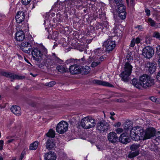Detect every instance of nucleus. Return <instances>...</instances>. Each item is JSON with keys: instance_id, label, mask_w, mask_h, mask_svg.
<instances>
[{"instance_id": "11", "label": "nucleus", "mask_w": 160, "mask_h": 160, "mask_svg": "<svg viewBox=\"0 0 160 160\" xmlns=\"http://www.w3.org/2000/svg\"><path fill=\"white\" fill-rule=\"evenodd\" d=\"M103 45L106 48V50L108 52L112 51L115 47L116 44L114 41L108 39L104 42Z\"/></svg>"}, {"instance_id": "47", "label": "nucleus", "mask_w": 160, "mask_h": 160, "mask_svg": "<svg viewBox=\"0 0 160 160\" xmlns=\"http://www.w3.org/2000/svg\"><path fill=\"white\" fill-rule=\"evenodd\" d=\"M77 2L78 6H81L82 5L83 2L82 0H77Z\"/></svg>"}, {"instance_id": "19", "label": "nucleus", "mask_w": 160, "mask_h": 160, "mask_svg": "<svg viewBox=\"0 0 160 160\" xmlns=\"http://www.w3.org/2000/svg\"><path fill=\"white\" fill-rule=\"evenodd\" d=\"M93 83L96 84L98 85H102L110 87H113V85L109 82L105 81H102L101 80H94L93 81Z\"/></svg>"}, {"instance_id": "40", "label": "nucleus", "mask_w": 160, "mask_h": 160, "mask_svg": "<svg viewBox=\"0 0 160 160\" xmlns=\"http://www.w3.org/2000/svg\"><path fill=\"white\" fill-rule=\"evenodd\" d=\"M31 0H22V3L25 5L29 4Z\"/></svg>"}, {"instance_id": "36", "label": "nucleus", "mask_w": 160, "mask_h": 160, "mask_svg": "<svg viewBox=\"0 0 160 160\" xmlns=\"http://www.w3.org/2000/svg\"><path fill=\"white\" fill-rule=\"evenodd\" d=\"M148 22L152 27H155V22L152 20L151 18L148 19Z\"/></svg>"}, {"instance_id": "18", "label": "nucleus", "mask_w": 160, "mask_h": 160, "mask_svg": "<svg viewBox=\"0 0 160 160\" xmlns=\"http://www.w3.org/2000/svg\"><path fill=\"white\" fill-rule=\"evenodd\" d=\"M118 140L120 142L124 144H127L129 142V138L127 136V133H123L121 135Z\"/></svg>"}, {"instance_id": "33", "label": "nucleus", "mask_w": 160, "mask_h": 160, "mask_svg": "<svg viewBox=\"0 0 160 160\" xmlns=\"http://www.w3.org/2000/svg\"><path fill=\"white\" fill-rule=\"evenodd\" d=\"M76 60V62L78 64H84L87 63V61L84 57L82 58L81 59H77Z\"/></svg>"}, {"instance_id": "2", "label": "nucleus", "mask_w": 160, "mask_h": 160, "mask_svg": "<svg viewBox=\"0 0 160 160\" xmlns=\"http://www.w3.org/2000/svg\"><path fill=\"white\" fill-rule=\"evenodd\" d=\"M47 53V49L43 46L39 48H34L32 52L33 59L38 62H41L43 56H46Z\"/></svg>"}, {"instance_id": "16", "label": "nucleus", "mask_w": 160, "mask_h": 160, "mask_svg": "<svg viewBox=\"0 0 160 160\" xmlns=\"http://www.w3.org/2000/svg\"><path fill=\"white\" fill-rule=\"evenodd\" d=\"M56 156L53 152L49 151L46 153L44 156L45 160H56Z\"/></svg>"}, {"instance_id": "43", "label": "nucleus", "mask_w": 160, "mask_h": 160, "mask_svg": "<svg viewBox=\"0 0 160 160\" xmlns=\"http://www.w3.org/2000/svg\"><path fill=\"white\" fill-rule=\"evenodd\" d=\"M25 154L26 151L25 150H24L22 152L19 160H22L24 156L25 155Z\"/></svg>"}, {"instance_id": "45", "label": "nucleus", "mask_w": 160, "mask_h": 160, "mask_svg": "<svg viewBox=\"0 0 160 160\" xmlns=\"http://www.w3.org/2000/svg\"><path fill=\"white\" fill-rule=\"evenodd\" d=\"M123 131V130L122 128H118L116 130V132L117 133L120 134Z\"/></svg>"}, {"instance_id": "60", "label": "nucleus", "mask_w": 160, "mask_h": 160, "mask_svg": "<svg viewBox=\"0 0 160 160\" xmlns=\"http://www.w3.org/2000/svg\"><path fill=\"white\" fill-rule=\"evenodd\" d=\"M30 74L32 75L34 77H35L37 76V74H33L31 72L30 73Z\"/></svg>"}, {"instance_id": "30", "label": "nucleus", "mask_w": 160, "mask_h": 160, "mask_svg": "<svg viewBox=\"0 0 160 160\" xmlns=\"http://www.w3.org/2000/svg\"><path fill=\"white\" fill-rule=\"evenodd\" d=\"M139 153V151H136L134 152H130L128 155V157L130 158H132L138 155Z\"/></svg>"}, {"instance_id": "4", "label": "nucleus", "mask_w": 160, "mask_h": 160, "mask_svg": "<svg viewBox=\"0 0 160 160\" xmlns=\"http://www.w3.org/2000/svg\"><path fill=\"white\" fill-rule=\"evenodd\" d=\"M130 136L133 140H140L142 139L143 137L144 130L140 127H134L130 131Z\"/></svg>"}, {"instance_id": "12", "label": "nucleus", "mask_w": 160, "mask_h": 160, "mask_svg": "<svg viewBox=\"0 0 160 160\" xmlns=\"http://www.w3.org/2000/svg\"><path fill=\"white\" fill-rule=\"evenodd\" d=\"M20 48L24 52L29 53L30 52V50L32 49L31 45L29 42H23L21 44Z\"/></svg>"}, {"instance_id": "48", "label": "nucleus", "mask_w": 160, "mask_h": 160, "mask_svg": "<svg viewBox=\"0 0 160 160\" xmlns=\"http://www.w3.org/2000/svg\"><path fill=\"white\" fill-rule=\"evenodd\" d=\"M156 78L157 80L160 82V70L158 72L157 74Z\"/></svg>"}, {"instance_id": "38", "label": "nucleus", "mask_w": 160, "mask_h": 160, "mask_svg": "<svg viewBox=\"0 0 160 160\" xmlns=\"http://www.w3.org/2000/svg\"><path fill=\"white\" fill-rule=\"evenodd\" d=\"M56 84L55 82H49L46 83L45 85L46 86H49L50 87H52L53 86Z\"/></svg>"}, {"instance_id": "53", "label": "nucleus", "mask_w": 160, "mask_h": 160, "mask_svg": "<svg viewBox=\"0 0 160 160\" xmlns=\"http://www.w3.org/2000/svg\"><path fill=\"white\" fill-rule=\"evenodd\" d=\"M121 125V123L120 122H118L116 123L114 126L116 127H119Z\"/></svg>"}, {"instance_id": "35", "label": "nucleus", "mask_w": 160, "mask_h": 160, "mask_svg": "<svg viewBox=\"0 0 160 160\" xmlns=\"http://www.w3.org/2000/svg\"><path fill=\"white\" fill-rule=\"evenodd\" d=\"M95 53L98 56L100 55L102 52V50L100 48H98L94 50Z\"/></svg>"}, {"instance_id": "27", "label": "nucleus", "mask_w": 160, "mask_h": 160, "mask_svg": "<svg viewBox=\"0 0 160 160\" xmlns=\"http://www.w3.org/2000/svg\"><path fill=\"white\" fill-rule=\"evenodd\" d=\"M12 77L11 79H12L11 80V82H13V80L14 79L22 80L25 78V77L24 76H22L19 75L17 74H15L13 73H12Z\"/></svg>"}, {"instance_id": "9", "label": "nucleus", "mask_w": 160, "mask_h": 160, "mask_svg": "<svg viewBox=\"0 0 160 160\" xmlns=\"http://www.w3.org/2000/svg\"><path fill=\"white\" fill-rule=\"evenodd\" d=\"M118 16L122 19H124L126 18V8L125 6L122 4L118 5Z\"/></svg>"}, {"instance_id": "59", "label": "nucleus", "mask_w": 160, "mask_h": 160, "mask_svg": "<svg viewBox=\"0 0 160 160\" xmlns=\"http://www.w3.org/2000/svg\"><path fill=\"white\" fill-rule=\"evenodd\" d=\"M151 39V38L150 37H146V42H148V40L149 41H150V39Z\"/></svg>"}, {"instance_id": "28", "label": "nucleus", "mask_w": 160, "mask_h": 160, "mask_svg": "<svg viewBox=\"0 0 160 160\" xmlns=\"http://www.w3.org/2000/svg\"><path fill=\"white\" fill-rule=\"evenodd\" d=\"M51 58L56 63H62L63 62V61L62 60L56 56L55 53H52Z\"/></svg>"}, {"instance_id": "58", "label": "nucleus", "mask_w": 160, "mask_h": 160, "mask_svg": "<svg viewBox=\"0 0 160 160\" xmlns=\"http://www.w3.org/2000/svg\"><path fill=\"white\" fill-rule=\"evenodd\" d=\"M3 140H1L0 141V145L2 146H3Z\"/></svg>"}, {"instance_id": "61", "label": "nucleus", "mask_w": 160, "mask_h": 160, "mask_svg": "<svg viewBox=\"0 0 160 160\" xmlns=\"http://www.w3.org/2000/svg\"><path fill=\"white\" fill-rule=\"evenodd\" d=\"M110 115L112 116H113L114 115H115V113H114L113 112H111L110 113Z\"/></svg>"}, {"instance_id": "42", "label": "nucleus", "mask_w": 160, "mask_h": 160, "mask_svg": "<svg viewBox=\"0 0 160 160\" xmlns=\"http://www.w3.org/2000/svg\"><path fill=\"white\" fill-rule=\"evenodd\" d=\"M95 61L98 60V61H99L100 62L101 61H102L103 59V58L102 57H95Z\"/></svg>"}, {"instance_id": "32", "label": "nucleus", "mask_w": 160, "mask_h": 160, "mask_svg": "<svg viewBox=\"0 0 160 160\" xmlns=\"http://www.w3.org/2000/svg\"><path fill=\"white\" fill-rule=\"evenodd\" d=\"M46 135L48 137L53 138L55 136V132L52 129H50Z\"/></svg>"}, {"instance_id": "6", "label": "nucleus", "mask_w": 160, "mask_h": 160, "mask_svg": "<svg viewBox=\"0 0 160 160\" xmlns=\"http://www.w3.org/2000/svg\"><path fill=\"white\" fill-rule=\"evenodd\" d=\"M96 128L101 133L107 132L111 128V126L106 121H102L97 123Z\"/></svg>"}, {"instance_id": "7", "label": "nucleus", "mask_w": 160, "mask_h": 160, "mask_svg": "<svg viewBox=\"0 0 160 160\" xmlns=\"http://www.w3.org/2000/svg\"><path fill=\"white\" fill-rule=\"evenodd\" d=\"M68 129V123L66 121H62L57 124L56 129L57 132L62 134L66 132Z\"/></svg>"}, {"instance_id": "57", "label": "nucleus", "mask_w": 160, "mask_h": 160, "mask_svg": "<svg viewBox=\"0 0 160 160\" xmlns=\"http://www.w3.org/2000/svg\"><path fill=\"white\" fill-rule=\"evenodd\" d=\"M17 55V56L18 57V58L19 59H22V57L21 56V55H20L19 54H16Z\"/></svg>"}, {"instance_id": "21", "label": "nucleus", "mask_w": 160, "mask_h": 160, "mask_svg": "<svg viewBox=\"0 0 160 160\" xmlns=\"http://www.w3.org/2000/svg\"><path fill=\"white\" fill-rule=\"evenodd\" d=\"M146 67L148 69V71L150 74H152L155 71L156 67L153 63L147 62Z\"/></svg>"}, {"instance_id": "62", "label": "nucleus", "mask_w": 160, "mask_h": 160, "mask_svg": "<svg viewBox=\"0 0 160 160\" xmlns=\"http://www.w3.org/2000/svg\"><path fill=\"white\" fill-rule=\"evenodd\" d=\"M158 64L159 65V66L160 67V56L159 57V59L158 60Z\"/></svg>"}, {"instance_id": "10", "label": "nucleus", "mask_w": 160, "mask_h": 160, "mask_svg": "<svg viewBox=\"0 0 160 160\" xmlns=\"http://www.w3.org/2000/svg\"><path fill=\"white\" fill-rule=\"evenodd\" d=\"M155 130L153 128H149L146 130L143 139H147L153 137L155 135Z\"/></svg>"}, {"instance_id": "13", "label": "nucleus", "mask_w": 160, "mask_h": 160, "mask_svg": "<svg viewBox=\"0 0 160 160\" xmlns=\"http://www.w3.org/2000/svg\"><path fill=\"white\" fill-rule=\"evenodd\" d=\"M107 137L109 142L113 143L117 142L118 140L117 134L113 132L109 133Z\"/></svg>"}, {"instance_id": "5", "label": "nucleus", "mask_w": 160, "mask_h": 160, "mask_svg": "<svg viewBox=\"0 0 160 160\" xmlns=\"http://www.w3.org/2000/svg\"><path fill=\"white\" fill-rule=\"evenodd\" d=\"M132 67L128 61L125 63L124 67V71L121 74L122 79L124 82H128L129 79Z\"/></svg>"}, {"instance_id": "3", "label": "nucleus", "mask_w": 160, "mask_h": 160, "mask_svg": "<svg viewBox=\"0 0 160 160\" xmlns=\"http://www.w3.org/2000/svg\"><path fill=\"white\" fill-rule=\"evenodd\" d=\"M95 120L92 116H88L82 118L80 122V125L83 128L88 129L95 126Z\"/></svg>"}, {"instance_id": "26", "label": "nucleus", "mask_w": 160, "mask_h": 160, "mask_svg": "<svg viewBox=\"0 0 160 160\" xmlns=\"http://www.w3.org/2000/svg\"><path fill=\"white\" fill-rule=\"evenodd\" d=\"M57 70L61 73H64L68 72V69L66 67L62 65H58L57 67Z\"/></svg>"}, {"instance_id": "24", "label": "nucleus", "mask_w": 160, "mask_h": 160, "mask_svg": "<svg viewBox=\"0 0 160 160\" xmlns=\"http://www.w3.org/2000/svg\"><path fill=\"white\" fill-rule=\"evenodd\" d=\"M90 71V68L89 66H85L84 67H80V73L82 75L87 74Z\"/></svg>"}, {"instance_id": "56", "label": "nucleus", "mask_w": 160, "mask_h": 160, "mask_svg": "<svg viewBox=\"0 0 160 160\" xmlns=\"http://www.w3.org/2000/svg\"><path fill=\"white\" fill-rule=\"evenodd\" d=\"M24 60L27 63H28L29 64H30L31 65V64L30 63V62L28 61V60L26 59V58L25 57H24Z\"/></svg>"}, {"instance_id": "14", "label": "nucleus", "mask_w": 160, "mask_h": 160, "mask_svg": "<svg viewBox=\"0 0 160 160\" xmlns=\"http://www.w3.org/2000/svg\"><path fill=\"white\" fill-rule=\"evenodd\" d=\"M25 14L22 11L18 12L16 16V20L17 23H20L24 21L25 19Z\"/></svg>"}, {"instance_id": "52", "label": "nucleus", "mask_w": 160, "mask_h": 160, "mask_svg": "<svg viewBox=\"0 0 160 160\" xmlns=\"http://www.w3.org/2000/svg\"><path fill=\"white\" fill-rule=\"evenodd\" d=\"M114 1L115 3L117 4H120L122 3V0H114Z\"/></svg>"}, {"instance_id": "50", "label": "nucleus", "mask_w": 160, "mask_h": 160, "mask_svg": "<svg viewBox=\"0 0 160 160\" xmlns=\"http://www.w3.org/2000/svg\"><path fill=\"white\" fill-rule=\"evenodd\" d=\"M135 40L137 44H138L140 42V39L138 37L136 39H135Z\"/></svg>"}, {"instance_id": "51", "label": "nucleus", "mask_w": 160, "mask_h": 160, "mask_svg": "<svg viewBox=\"0 0 160 160\" xmlns=\"http://www.w3.org/2000/svg\"><path fill=\"white\" fill-rule=\"evenodd\" d=\"M145 12L146 13L147 15V16H149L150 15V11L147 8L145 9Z\"/></svg>"}, {"instance_id": "20", "label": "nucleus", "mask_w": 160, "mask_h": 160, "mask_svg": "<svg viewBox=\"0 0 160 160\" xmlns=\"http://www.w3.org/2000/svg\"><path fill=\"white\" fill-rule=\"evenodd\" d=\"M16 38L17 41H22L25 38L24 33L22 31H18L16 34Z\"/></svg>"}, {"instance_id": "44", "label": "nucleus", "mask_w": 160, "mask_h": 160, "mask_svg": "<svg viewBox=\"0 0 160 160\" xmlns=\"http://www.w3.org/2000/svg\"><path fill=\"white\" fill-rule=\"evenodd\" d=\"M150 99L153 102H155L157 103L158 102V101L157 99L154 97H150Z\"/></svg>"}, {"instance_id": "55", "label": "nucleus", "mask_w": 160, "mask_h": 160, "mask_svg": "<svg viewBox=\"0 0 160 160\" xmlns=\"http://www.w3.org/2000/svg\"><path fill=\"white\" fill-rule=\"evenodd\" d=\"M14 140V139H11L10 140H9L7 141L8 143H10L12 142Z\"/></svg>"}, {"instance_id": "25", "label": "nucleus", "mask_w": 160, "mask_h": 160, "mask_svg": "<svg viewBox=\"0 0 160 160\" xmlns=\"http://www.w3.org/2000/svg\"><path fill=\"white\" fill-rule=\"evenodd\" d=\"M95 58L94 56H93L92 57H90L89 58L88 60L90 62H92L93 61L91 64V66L93 68L96 67L100 63V62L99 61H98V60L95 61Z\"/></svg>"}, {"instance_id": "1", "label": "nucleus", "mask_w": 160, "mask_h": 160, "mask_svg": "<svg viewBox=\"0 0 160 160\" xmlns=\"http://www.w3.org/2000/svg\"><path fill=\"white\" fill-rule=\"evenodd\" d=\"M132 81V84L138 88H141V87L147 88L152 86L154 84V80L146 74L141 76L138 81L137 79H133Z\"/></svg>"}, {"instance_id": "29", "label": "nucleus", "mask_w": 160, "mask_h": 160, "mask_svg": "<svg viewBox=\"0 0 160 160\" xmlns=\"http://www.w3.org/2000/svg\"><path fill=\"white\" fill-rule=\"evenodd\" d=\"M38 142L37 141L34 142L31 144L29 147V149L30 150H36L38 146Z\"/></svg>"}, {"instance_id": "15", "label": "nucleus", "mask_w": 160, "mask_h": 160, "mask_svg": "<svg viewBox=\"0 0 160 160\" xmlns=\"http://www.w3.org/2000/svg\"><path fill=\"white\" fill-rule=\"evenodd\" d=\"M56 142L53 139H48L46 142V147L47 149L50 150L56 147Z\"/></svg>"}, {"instance_id": "49", "label": "nucleus", "mask_w": 160, "mask_h": 160, "mask_svg": "<svg viewBox=\"0 0 160 160\" xmlns=\"http://www.w3.org/2000/svg\"><path fill=\"white\" fill-rule=\"evenodd\" d=\"M156 139H160V131H158L156 133Z\"/></svg>"}, {"instance_id": "37", "label": "nucleus", "mask_w": 160, "mask_h": 160, "mask_svg": "<svg viewBox=\"0 0 160 160\" xmlns=\"http://www.w3.org/2000/svg\"><path fill=\"white\" fill-rule=\"evenodd\" d=\"M152 37L160 40V35L159 32H155L152 34Z\"/></svg>"}, {"instance_id": "34", "label": "nucleus", "mask_w": 160, "mask_h": 160, "mask_svg": "<svg viewBox=\"0 0 160 160\" xmlns=\"http://www.w3.org/2000/svg\"><path fill=\"white\" fill-rule=\"evenodd\" d=\"M12 73H11L8 72H3L2 73L3 76L10 78H12Z\"/></svg>"}, {"instance_id": "39", "label": "nucleus", "mask_w": 160, "mask_h": 160, "mask_svg": "<svg viewBox=\"0 0 160 160\" xmlns=\"http://www.w3.org/2000/svg\"><path fill=\"white\" fill-rule=\"evenodd\" d=\"M113 32L116 34V35L117 36H120V34H118V32H121V31L119 29H118V28L116 27H115V28H113Z\"/></svg>"}, {"instance_id": "63", "label": "nucleus", "mask_w": 160, "mask_h": 160, "mask_svg": "<svg viewBox=\"0 0 160 160\" xmlns=\"http://www.w3.org/2000/svg\"><path fill=\"white\" fill-rule=\"evenodd\" d=\"M97 147L99 150H101L102 149V148H101L98 146H97Z\"/></svg>"}, {"instance_id": "41", "label": "nucleus", "mask_w": 160, "mask_h": 160, "mask_svg": "<svg viewBox=\"0 0 160 160\" xmlns=\"http://www.w3.org/2000/svg\"><path fill=\"white\" fill-rule=\"evenodd\" d=\"M156 52L158 56H160V45L158 46L156 48Z\"/></svg>"}, {"instance_id": "22", "label": "nucleus", "mask_w": 160, "mask_h": 160, "mask_svg": "<svg viewBox=\"0 0 160 160\" xmlns=\"http://www.w3.org/2000/svg\"><path fill=\"white\" fill-rule=\"evenodd\" d=\"M11 110L14 114L18 116L21 115V108L17 106H13L11 107Z\"/></svg>"}, {"instance_id": "54", "label": "nucleus", "mask_w": 160, "mask_h": 160, "mask_svg": "<svg viewBox=\"0 0 160 160\" xmlns=\"http://www.w3.org/2000/svg\"><path fill=\"white\" fill-rule=\"evenodd\" d=\"M136 28H138V30H142V29L143 28L142 27V26H140V25L138 26L137 27H136Z\"/></svg>"}, {"instance_id": "31", "label": "nucleus", "mask_w": 160, "mask_h": 160, "mask_svg": "<svg viewBox=\"0 0 160 160\" xmlns=\"http://www.w3.org/2000/svg\"><path fill=\"white\" fill-rule=\"evenodd\" d=\"M140 147L139 144H133L130 147V149L132 151H138V148Z\"/></svg>"}, {"instance_id": "23", "label": "nucleus", "mask_w": 160, "mask_h": 160, "mask_svg": "<svg viewBox=\"0 0 160 160\" xmlns=\"http://www.w3.org/2000/svg\"><path fill=\"white\" fill-rule=\"evenodd\" d=\"M123 125L124 129L128 131L131 128L132 129L133 126V122L131 120H127Z\"/></svg>"}, {"instance_id": "64", "label": "nucleus", "mask_w": 160, "mask_h": 160, "mask_svg": "<svg viewBox=\"0 0 160 160\" xmlns=\"http://www.w3.org/2000/svg\"><path fill=\"white\" fill-rule=\"evenodd\" d=\"M110 118L111 119H112V120H115L114 118L112 116H111L110 117Z\"/></svg>"}, {"instance_id": "17", "label": "nucleus", "mask_w": 160, "mask_h": 160, "mask_svg": "<svg viewBox=\"0 0 160 160\" xmlns=\"http://www.w3.org/2000/svg\"><path fill=\"white\" fill-rule=\"evenodd\" d=\"M69 70L70 72L72 74H75L80 73V67L76 66V65L70 66Z\"/></svg>"}, {"instance_id": "46", "label": "nucleus", "mask_w": 160, "mask_h": 160, "mask_svg": "<svg viewBox=\"0 0 160 160\" xmlns=\"http://www.w3.org/2000/svg\"><path fill=\"white\" fill-rule=\"evenodd\" d=\"M136 42H135V38L133 39L131 41L130 46L131 47H133L135 44Z\"/></svg>"}, {"instance_id": "8", "label": "nucleus", "mask_w": 160, "mask_h": 160, "mask_svg": "<svg viewBox=\"0 0 160 160\" xmlns=\"http://www.w3.org/2000/svg\"><path fill=\"white\" fill-rule=\"evenodd\" d=\"M154 54V50L150 46H146L142 50V55L145 58H151Z\"/></svg>"}]
</instances>
